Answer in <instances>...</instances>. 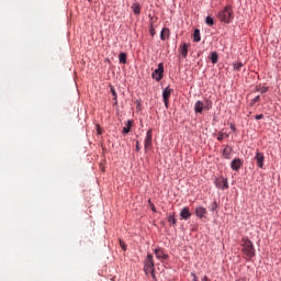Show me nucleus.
Wrapping results in <instances>:
<instances>
[{
	"label": "nucleus",
	"instance_id": "cd10ccee",
	"mask_svg": "<svg viewBox=\"0 0 281 281\" xmlns=\"http://www.w3.org/2000/svg\"><path fill=\"white\" fill-rule=\"evenodd\" d=\"M260 101V95H257L255 99L251 100L250 102V106H254V104H256V102Z\"/></svg>",
	"mask_w": 281,
	"mask_h": 281
},
{
	"label": "nucleus",
	"instance_id": "5701e85b",
	"mask_svg": "<svg viewBox=\"0 0 281 281\" xmlns=\"http://www.w3.org/2000/svg\"><path fill=\"white\" fill-rule=\"evenodd\" d=\"M211 60L213 65H216V63H218V54H216V52L211 54Z\"/></svg>",
	"mask_w": 281,
	"mask_h": 281
},
{
	"label": "nucleus",
	"instance_id": "0eeeda50",
	"mask_svg": "<svg viewBox=\"0 0 281 281\" xmlns=\"http://www.w3.org/2000/svg\"><path fill=\"white\" fill-rule=\"evenodd\" d=\"M255 160L257 161L258 168H265V154L257 150L255 155Z\"/></svg>",
	"mask_w": 281,
	"mask_h": 281
},
{
	"label": "nucleus",
	"instance_id": "423d86ee",
	"mask_svg": "<svg viewBox=\"0 0 281 281\" xmlns=\"http://www.w3.org/2000/svg\"><path fill=\"white\" fill-rule=\"evenodd\" d=\"M215 186L220 190H227L229 188V183L227 182V178L220 177L215 180Z\"/></svg>",
	"mask_w": 281,
	"mask_h": 281
},
{
	"label": "nucleus",
	"instance_id": "c756f323",
	"mask_svg": "<svg viewBox=\"0 0 281 281\" xmlns=\"http://www.w3.org/2000/svg\"><path fill=\"white\" fill-rule=\"evenodd\" d=\"M204 109H206V111H210V109H212V102L206 101V104L204 105Z\"/></svg>",
	"mask_w": 281,
	"mask_h": 281
},
{
	"label": "nucleus",
	"instance_id": "b1692460",
	"mask_svg": "<svg viewBox=\"0 0 281 281\" xmlns=\"http://www.w3.org/2000/svg\"><path fill=\"white\" fill-rule=\"evenodd\" d=\"M168 223H170V225H177V218H175V215H168L167 217Z\"/></svg>",
	"mask_w": 281,
	"mask_h": 281
},
{
	"label": "nucleus",
	"instance_id": "c85d7f7f",
	"mask_svg": "<svg viewBox=\"0 0 281 281\" xmlns=\"http://www.w3.org/2000/svg\"><path fill=\"white\" fill-rule=\"evenodd\" d=\"M120 247L123 249V251H126V244L122 239H120Z\"/></svg>",
	"mask_w": 281,
	"mask_h": 281
},
{
	"label": "nucleus",
	"instance_id": "f03ea898",
	"mask_svg": "<svg viewBox=\"0 0 281 281\" xmlns=\"http://www.w3.org/2000/svg\"><path fill=\"white\" fill-rule=\"evenodd\" d=\"M144 271L146 276L151 274V278L156 280L155 277V260L153 259V255L148 254L146 259L144 260Z\"/></svg>",
	"mask_w": 281,
	"mask_h": 281
},
{
	"label": "nucleus",
	"instance_id": "a211bd4d",
	"mask_svg": "<svg viewBox=\"0 0 281 281\" xmlns=\"http://www.w3.org/2000/svg\"><path fill=\"white\" fill-rule=\"evenodd\" d=\"M193 41H194V43H200L201 42V31L199 29L194 30Z\"/></svg>",
	"mask_w": 281,
	"mask_h": 281
},
{
	"label": "nucleus",
	"instance_id": "9b49d317",
	"mask_svg": "<svg viewBox=\"0 0 281 281\" xmlns=\"http://www.w3.org/2000/svg\"><path fill=\"white\" fill-rule=\"evenodd\" d=\"M205 214H207L206 207L198 206L195 209V216H198V218H205Z\"/></svg>",
	"mask_w": 281,
	"mask_h": 281
},
{
	"label": "nucleus",
	"instance_id": "393cba45",
	"mask_svg": "<svg viewBox=\"0 0 281 281\" xmlns=\"http://www.w3.org/2000/svg\"><path fill=\"white\" fill-rule=\"evenodd\" d=\"M234 69L235 71H240V69H243V63L241 61L235 63Z\"/></svg>",
	"mask_w": 281,
	"mask_h": 281
},
{
	"label": "nucleus",
	"instance_id": "c9c22d12",
	"mask_svg": "<svg viewBox=\"0 0 281 281\" xmlns=\"http://www.w3.org/2000/svg\"><path fill=\"white\" fill-rule=\"evenodd\" d=\"M202 281H209V280H207V277H204V278L202 279Z\"/></svg>",
	"mask_w": 281,
	"mask_h": 281
},
{
	"label": "nucleus",
	"instance_id": "f257e3e1",
	"mask_svg": "<svg viewBox=\"0 0 281 281\" xmlns=\"http://www.w3.org/2000/svg\"><path fill=\"white\" fill-rule=\"evenodd\" d=\"M241 247L243 256L247 261L251 260V258H256V248L251 240L247 238L241 239Z\"/></svg>",
	"mask_w": 281,
	"mask_h": 281
},
{
	"label": "nucleus",
	"instance_id": "ddd939ff",
	"mask_svg": "<svg viewBox=\"0 0 281 281\" xmlns=\"http://www.w3.org/2000/svg\"><path fill=\"white\" fill-rule=\"evenodd\" d=\"M234 148H232V146L227 145L224 149H223V157L224 159H232V153H233Z\"/></svg>",
	"mask_w": 281,
	"mask_h": 281
},
{
	"label": "nucleus",
	"instance_id": "412c9836",
	"mask_svg": "<svg viewBox=\"0 0 281 281\" xmlns=\"http://www.w3.org/2000/svg\"><path fill=\"white\" fill-rule=\"evenodd\" d=\"M227 137H229V134H227V133L218 132V134H217L218 142H223V139H225Z\"/></svg>",
	"mask_w": 281,
	"mask_h": 281
},
{
	"label": "nucleus",
	"instance_id": "473e14b6",
	"mask_svg": "<svg viewBox=\"0 0 281 281\" xmlns=\"http://www.w3.org/2000/svg\"><path fill=\"white\" fill-rule=\"evenodd\" d=\"M262 117H265V115L263 114H259V115L255 116V120H262Z\"/></svg>",
	"mask_w": 281,
	"mask_h": 281
},
{
	"label": "nucleus",
	"instance_id": "bb28decb",
	"mask_svg": "<svg viewBox=\"0 0 281 281\" xmlns=\"http://www.w3.org/2000/svg\"><path fill=\"white\" fill-rule=\"evenodd\" d=\"M257 91H259V93H267L269 91V88L267 87L257 88Z\"/></svg>",
	"mask_w": 281,
	"mask_h": 281
},
{
	"label": "nucleus",
	"instance_id": "f704fd0d",
	"mask_svg": "<svg viewBox=\"0 0 281 281\" xmlns=\"http://www.w3.org/2000/svg\"><path fill=\"white\" fill-rule=\"evenodd\" d=\"M98 135H102V131L100 130V127H98Z\"/></svg>",
	"mask_w": 281,
	"mask_h": 281
},
{
	"label": "nucleus",
	"instance_id": "a878e982",
	"mask_svg": "<svg viewBox=\"0 0 281 281\" xmlns=\"http://www.w3.org/2000/svg\"><path fill=\"white\" fill-rule=\"evenodd\" d=\"M205 23H206V25L212 26V25H214V19L212 16H206Z\"/></svg>",
	"mask_w": 281,
	"mask_h": 281
},
{
	"label": "nucleus",
	"instance_id": "4468645a",
	"mask_svg": "<svg viewBox=\"0 0 281 281\" xmlns=\"http://www.w3.org/2000/svg\"><path fill=\"white\" fill-rule=\"evenodd\" d=\"M180 216L184 221H189L190 216H192V213H190V207H183L180 212Z\"/></svg>",
	"mask_w": 281,
	"mask_h": 281
},
{
	"label": "nucleus",
	"instance_id": "2eb2a0df",
	"mask_svg": "<svg viewBox=\"0 0 281 281\" xmlns=\"http://www.w3.org/2000/svg\"><path fill=\"white\" fill-rule=\"evenodd\" d=\"M203 110H205V104L203 103V101H196L194 104L195 113H203Z\"/></svg>",
	"mask_w": 281,
	"mask_h": 281
},
{
	"label": "nucleus",
	"instance_id": "20e7f679",
	"mask_svg": "<svg viewBox=\"0 0 281 281\" xmlns=\"http://www.w3.org/2000/svg\"><path fill=\"white\" fill-rule=\"evenodd\" d=\"M151 78H154L156 82H161V80H164V63L158 64V68L154 70Z\"/></svg>",
	"mask_w": 281,
	"mask_h": 281
},
{
	"label": "nucleus",
	"instance_id": "39448f33",
	"mask_svg": "<svg viewBox=\"0 0 281 281\" xmlns=\"http://www.w3.org/2000/svg\"><path fill=\"white\" fill-rule=\"evenodd\" d=\"M145 150H150L153 148V130H148L144 140Z\"/></svg>",
	"mask_w": 281,
	"mask_h": 281
},
{
	"label": "nucleus",
	"instance_id": "72a5a7b5",
	"mask_svg": "<svg viewBox=\"0 0 281 281\" xmlns=\"http://www.w3.org/2000/svg\"><path fill=\"white\" fill-rule=\"evenodd\" d=\"M231 130L234 131V132H236V125L231 124Z\"/></svg>",
	"mask_w": 281,
	"mask_h": 281
},
{
	"label": "nucleus",
	"instance_id": "f3484780",
	"mask_svg": "<svg viewBox=\"0 0 281 281\" xmlns=\"http://www.w3.org/2000/svg\"><path fill=\"white\" fill-rule=\"evenodd\" d=\"M132 10H133L134 14H140L142 5L138 2H135L132 4Z\"/></svg>",
	"mask_w": 281,
	"mask_h": 281
},
{
	"label": "nucleus",
	"instance_id": "dca6fc26",
	"mask_svg": "<svg viewBox=\"0 0 281 281\" xmlns=\"http://www.w3.org/2000/svg\"><path fill=\"white\" fill-rule=\"evenodd\" d=\"M169 36H170V29H168V27L162 29V31L160 33L161 41H167V38H169Z\"/></svg>",
	"mask_w": 281,
	"mask_h": 281
},
{
	"label": "nucleus",
	"instance_id": "aec40b11",
	"mask_svg": "<svg viewBox=\"0 0 281 281\" xmlns=\"http://www.w3.org/2000/svg\"><path fill=\"white\" fill-rule=\"evenodd\" d=\"M110 91L113 95L114 104H117V92L115 91V88L113 86H110Z\"/></svg>",
	"mask_w": 281,
	"mask_h": 281
},
{
	"label": "nucleus",
	"instance_id": "f8f14e48",
	"mask_svg": "<svg viewBox=\"0 0 281 281\" xmlns=\"http://www.w3.org/2000/svg\"><path fill=\"white\" fill-rule=\"evenodd\" d=\"M189 48H190V44H188V43L180 45L179 52H180L182 58H188V49Z\"/></svg>",
	"mask_w": 281,
	"mask_h": 281
},
{
	"label": "nucleus",
	"instance_id": "9d476101",
	"mask_svg": "<svg viewBox=\"0 0 281 281\" xmlns=\"http://www.w3.org/2000/svg\"><path fill=\"white\" fill-rule=\"evenodd\" d=\"M154 254H155L156 258L158 260H160L161 262H164V260H168V255L166 252H164V249H161V248L155 249Z\"/></svg>",
	"mask_w": 281,
	"mask_h": 281
},
{
	"label": "nucleus",
	"instance_id": "4be33fe9",
	"mask_svg": "<svg viewBox=\"0 0 281 281\" xmlns=\"http://www.w3.org/2000/svg\"><path fill=\"white\" fill-rule=\"evenodd\" d=\"M119 60L122 65H126V53H121L119 55Z\"/></svg>",
	"mask_w": 281,
	"mask_h": 281
},
{
	"label": "nucleus",
	"instance_id": "6ab92c4d",
	"mask_svg": "<svg viewBox=\"0 0 281 281\" xmlns=\"http://www.w3.org/2000/svg\"><path fill=\"white\" fill-rule=\"evenodd\" d=\"M133 126V121L128 120L126 122V126L123 127V134L127 135V133H131V127Z\"/></svg>",
	"mask_w": 281,
	"mask_h": 281
},
{
	"label": "nucleus",
	"instance_id": "1a4fd4ad",
	"mask_svg": "<svg viewBox=\"0 0 281 281\" xmlns=\"http://www.w3.org/2000/svg\"><path fill=\"white\" fill-rule=\"evenodd\" d=\"M231 168H232V170H235V172H238L240 170V168H243V159L236 158V159L232 160Z\"/></svg>",
	"mask_w": 281,
	"mask_h": 281
},
{
	"label": "nucleus",
	"instance_id": "6e6552de",
	"mask_svg": "<svg viewBox=\"0 0 281 281\" xmlns=\"http://www.w3.org/2000/svg\"><path fill=\"white\" fill-rule=\"evenodd\" d=\"M170 95H172V89H170L169 87H167V88L162 91V100H164V102H165L166 109H168Z\"/></svg>",
	"mask_w": 281,
	"mask_h": 281
},
{
	"label": "nucleus",
	"instance_id": "7c9ffc66",
	"mask_svg": "<svg viewBox=\"0 0 281 281\" xmlns=\"http://www.w3.org/2000/svg\"><path fill=\"white\" fill-rule=\"evenodd\" d=\"M216 207H218V204L216 202H213L211 204V211L214 212L216 210Z\"/></svg>",
	"mask_w": 281,
	"mask_h": 281
},
{
	"label": "nucleus",
	"instance_id": "2f4dec72",
	"mask_svg": "<svg viewBox=\"0 0 281 281\" xmlns=\"http://www.w3.org/2000/svg\"><path fill=\"white\" fill-rule=\"evenodd\" d=\"M142 150V147L139 146V140L136 142V151L139 153Z\"/></svg>",
	"mask_w": 281,
	"mask_h": 281
},
{
	"label": "nucleus",
	"instance_id": "7ed1b4c3",
	"mask_svg": "<svg viewBox=\"0 0 281 281\" xmlns=\"http://www.w3.org/2000/svg\"><path fill=\"white\" fill-rule=\"evenodd\" d=\"M218 19L222 23H232L234 20V11L232 7H225L224 10L220 11Z\"/></svg>",
	"mask_w": 281,
	"mask_h": 281
}]
</instances>
